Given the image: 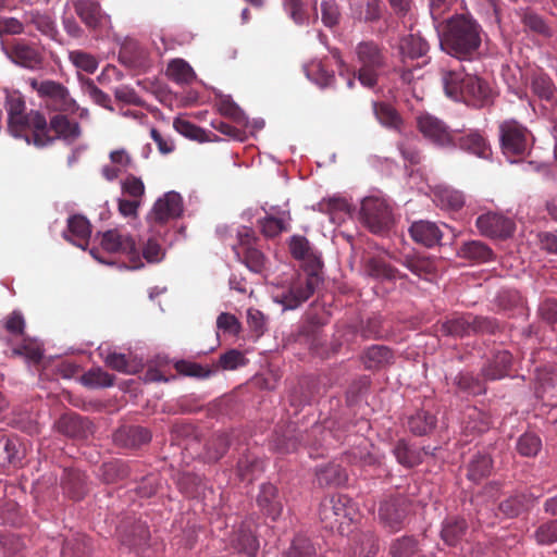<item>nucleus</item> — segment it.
Here are the masks:
<instances>
[{
  "mask_svg": "<svg viewBox=\"0 0 557 557\" xmlns=\"http://www.w3.org/2000/svg\"><path fill=\"white\" fill-rule=\"evenodd\" d=\"M3 108L7 113V132L16 139L36 148L53 144L46 115L36 109H27L25 96L14 88L3 87Z\"/></svg>",
  "mask_w": 557,
  "mask_h": 557,
  "instance_id": "1",
  "label": "nucleus"
},
{
  "mask_svg": "<svg viewBox=\"0 0 557 557\" xmlns=\"http://www.w3.org/2000/svg\"><path fill=\"white\" fill-rule=\"evenodd\" d=\"M483 35L481 24L471 14H454L446 21L441 47L458 60L471 61L479 54Z\"/></svg>",
  "mask_w": 557,
  "mask_h": 557,
  "instance_id": "2",
  "label": "nucleus"
},
{
  "mask_svg": "<svg viewBox=\"0 0 557 557\" xmlns=\"http://www.w3.org/2000/svg\"><path fill=\"white\" fill-rule=\"evenodd\" d=\"M442 83L446 96L455 101H463L474 108L492 103L490 86L476 75L463 71H443Z\"/></svg>",
  "mask_w": 557,
  "mask_h": 557,
  "instance_id": "3",
  "label": "nucleus"
},
{
  "mask_svg": "<svg viewBox=\"0 0 557 557\" xmlns=\"http://www.w3.org/2000/svg\"><path fill=\"white\" fill-rule=\"evenodd\" d=\"M359 63L358 79L364 87L377 85L380 73L387 65L384 48L373 40L361 41L355 49Z\"/></svg>",
  "mask_w": 557,
  "mask_h": 557,
  "instance_id": "4",
  "label": "nucleus"
},
{
  "mask_svg": "<svg viewBox=\"0 0 557 557\" xmlns=\"http://www.w3.org/2000/svg\"><path fill=\"white\" fill-rule=\"evenodd\" d=\"M29 86L40 99L45 101L46 108L55 113H75L78 104L71 97L69 89L60 82L52 79L38 81L29 79Z\"/></svg>",
  "mask_w": 557,
  "mask_h": 557,
  "instance_id": "5",
  "label": "nucleus"
},
{
  "mask_svg": "<svg viewBox=\"0 0 557 557\" xmlns=\"http://www.w3.org/2000/svg\"><path fill=\"white\" fill-rule=\"evenodd\" d=\"M502 150L507 157L525 156L533 143L530 131L515 120L504 121L499 125Z\"/></svg>",
  "mask_w": 557,
  "mask_h": 557,
  "instance_id": "6",
  "label": "nucleus"
},
{
  "mask_svg": "<svg viewBox=\"0 0 557 557\" xmlns=\"http://www.w3.org/2000/svg\"><path fill=\"white\" fill-rule=\"evenodd\" d=\"M360 219L374 234L387 232L393 224L389 206L380 198L368 197L363 199L360 209Z\"/></svg>",
  "mask_w": 557,
  "mask_h": 557,
  "instance_id": "7",
  "label": "nucleus"
},
{
  "mask_svg": "<svg viewBox=\"0 0 557 557\" xmlns=\"http://www.w3.org/2000/svg\"><path fill=\"white\" fill-rule=\"evenodd\" d=\"M183 210L182 196L176 191H169L154 202L147 214V222L153 232L160 233L157 228L164 226L171 220L178 219Z\"/></svg>",
  "mask_w": 557,
  "mask_h": 557,
  "instance_id": "8",
  "label": "nucleus"
},
{
  "mask_svg": "<svg viewBox=\"0 0 557 557\" xmlns=\"http://www.w3.org/2000/svg\"><path fill=\"white\" fill-rule=\"evenodd\" d=\"M101 248L110 253H124L129 257L131 264L128 269H139L144 264L136 250V243L134 238L126 233L116 228L108 230L100 234Z\"/></svg>",
  "mask_w": 557,
  "mask_h": 557,
  "instance_id": "9",
  "label": "nucleus"
},
{
  "mask_svg": "<svg viewBox=\"0 0 557 557\" xmlns=\"http://www.w3.org/2000/svg\"><path fill=\"white\" fill-rule=\"evenodd\" d=\"M356 515V505L352 499L345 494H334L325 497L319 509V516L325 527L333 528L339 519L352 520Z\"/></svg>",
  "mask_w": 557,
  "mask_h": 557,
  "instance_id": "10",
  "label": "nucleus"
},
{
  "mask_svg": "<svg viewBox=\"0 0 557 557\" xmlns=\"http://www.w3.org/2000/svg\"><path fill=\"white\" fill-rule=\"evenodd\" d=\"M419 132L438 147H455V132L436 116L422 113L417 116Z\"/></svg>",
  "mask_w": 557,
  "mask_h": 557,
  "instance_id": "11",
  "label": "nucleus"
},
{
  "mask_svg": "<svg viewBox=\"0 0 557 557\" xmlns=\"http://www.w3.org/2000/svg\"><path fill=\"white\" fill-rule=\"evenodd\" d=\"M410 502L403 495L385 498L379 508L381 522L392 532L400 530L408 516Z\"/></svg>",
  "mask_w": 557,
  "mask_h": 557,
  "instance_id": "12",
  "label": "nucleus"
},
{
  "mask_svg": "<svg viewBox=\"0 0 557 557\" xmlns=\"http://www.w3.org/2000/svg\"><path fill=\"white\" fill-rule=\"evenodd\" d=\"M319 283L320 277L317 271H311L305 278L292 283L288 290L281 295L280 302L285 309H296L313 295Z\"/></svg>",
  "mask_w": 557,
  "mask_h": 557,
  "instance_id": "13",
  "label": "nucleus"
},
{
  "mask_svg": "<svg viewBox=\"0 0 557 557\" xmlns=\"http://www.w3.org/2000/svg\"><path fill=\"white\" fill-rule=\"evenodd\" d=\"M238 238L239 244L234 248L235 253L238 258L243 259V262L250 271L261 273L265 269V257L255 246L256 238L253 237L252 232L249 230L239 232Z\"/></svg>",
  "mask_w": 557,
  "mask_h": 557,
  "instance_id": "14",
  "label": "nucleus"
},
{
  "mask_svg": "<svg viewBox=\"0 0 557 557\" xmlns=\"http://www.w3.org/2000/svg\"><path fill=\"white\" fill-rule=\"evenodd\" d=\"M480 233L491 238H508L515 232V222L502 214L488 212L481 214L475 222Z\"/></svg>",
  "mask_w": 557,
  "mask_h": 557,
  "instance_id": "15",
  "label": "nucleus"
},
{
  "mask_svg": "<svg viewBox=\"0 0 557 557\" xmlns=\"http://www.w3.org/2000/svg\"><path fill=\"white\" fill-rule=\"evenodd\" d=\"M59 433L77 440L87 438L92 433V424L87 419L75 412L62 414L55 422Z\"/></svg>",
  "mask_w": 557,
  "mask_h": 557,
  "instance_id": "16",
  "label": "nucleus"
},
{
  "mask_svg": "<svg viewBox=\"0 0 557 557\" xmlns=\"http://www.w3.org/2000/svg\"><path fill=\"white\" fill-rule=\"evenodd\" d=\"M512 356L508 350H496L482 367L481 375L484 381H497L509 375Z\"/></svg>",
  "mask_w": 557,
  "mask_h": 557,
  "instance_id": "17",
  "label": "nucleus"
},
{
  "mask_svg": "<svg viewBox=\"0 0 557 557\" xmlns=\"http://www.w3.org/2000/svg\"><path fill=\"white\" fill-rule=\"evenodd\" d=\"M25 456L26 448L20 438L0 435V468L21 467Z\"/></svg>",
  "mask_w": 557,
  "mask_h": 557,
  "instance_id": "18",
  "label": "nucleus"
},
{
  "mask_svg": "<svg viewBox=\"0 0 557 557\" xmlns=\"http://www.w3.org/2000/svg\"><path fill=\"white\" fill-rule=\"evenodd\" d=\"M363 272L366 276L381 282H394L397 278H406L407 274L400 273L398 269L387 263L381 257H370L364 260Z\"/></svg>",
  "mask_w": 557,
  "mask_h": 557,
  "instance_id": "19",
  "label": "nucleus"
},
{
  "mask_svg": "<svg viewBox=\"0 0 557 557\" xmlns=\"http://www.w3.org/2000/svg\"><path fill=\"white\" fill-rule=\"evenodd\" d=\"M360 361L366 370L379 371L395 361L394 351L384 345H372L363 350Z\"/></svg>",
  "mask_w": 557,
  "mask_h": 557,
  "instance_id": "20",
  "label": "nucleus"
},
{
  "mask_svg": "<svg viewBox=\"0 0 557 557\" xmlns=\"http://www.w3.org/2000/svg\"><path fill=\"white\" fill-rule=\"evenodd\" d=\"M63 494L73 500L82 499L88 488L86 475L75 468H64L60 481Z\"/></svg>",
  "mask_w": 557,
  "mask_h": 557,
  "instance_id": "21",
  "label": "nucleus"
},
{
  "mask_svg": "<svg viewBox=\"0 0 557 557\" xmlns=\"http://www.w3.org/2000/svg\"><path fill=\"white\" fill-rule=\"evenodd\" d=\"M411 238L424 247L432 248L440 244L443 233L436 223L420 220L416 221L409 227Z\"/></svg>",
  "mask_w": 557,
  "mask_h": 557,
  "instance_id": "22",
  "label": "nucleus"
},
{
  "mask_svg": "<svg viewBox=\"0 0 557 557\" xmlns=\"http://www.w3.org/2000/svg\"><path fill=\"white\" fill-rule=\"evenodd\" d=\"M76 15L90 29H97L101 26L106 14L101 5L96 0H71Z\"/></svg>",
  "mask_w": 557,
  "mask_h": 557,
  "instance_id": "23",
  "label": "nucleus"
},
{
  "mask_svg": "<svg viewBox=\"0 0 557 557\" xmlns=\"http://www.w3.org/2000/svg\"><path fill=\"white\" fill-rule=\"evenodd\" d=\"M455 146L479 158H487L491 153L486 138L478 129H470L459 136L455 133Z\"/></svg>",
  "mask_w": 557,
  "mask_h": 557,
  "instance_id": "24",
  "label": "nucleus"
},
{
  "mask_svg": "<svg viewBox=\"0 0 557 557\" xmlns=\"http://www.w3.org/2000/svg\"><path fill=\"white\" fill-rule=\"evenodd\" d=\"M429 51V44L419 34H409L400 38L398 54L400 62L414 61L424 57Z\"/></svg>",
  "mask_w": 557,
  "mask_h": 557,
  "instance_id": "25",
  "label": "nucleus"
},
{
  "mask_svg": "<svg viewBox=\"0 0 557 557\" xmlns=\"http://www.w3.org/2000/svg\"><path fill=\"white\" fill-rule=\"evenodd\" d=\"M69 113H55L48 122L49 132L52 131L57 138L75 141L82 135V129L76 121L69 119Z\"/></svg>",
  "mask_w": 557,
  "mask_h": 557,
  "instance_id": "26",
  "label": "nucleus"
},
{
  "mask_svg": "<svg viewBox=\"0 0 557 557\" xmlns=\"http://www.w3.org/2000/svg\"><path fill=\"white\" fill-rule=\"evenodd\" d=\"M114 442L122 447L137 448L151 440L148 429L140 425L123 426L113 435Z\"/></svg>",
  "mask_w": 557,
  "mask_h": 557,
  "instance_id": "27",
  "label": "nucleus"
},
{
  "mask_svg": "<svg viewBox=\"0 0 557 557\" xmlns=\"http://www.w3.org/2000/svg\"><path fill=\"white\" fill-rule=\"evenodd\" d=\"M231 546L243 557H255L259 549V541L245 524H240L230 537Z\"/></svg>",
  "mask_w": 557,
  "mask_h": 557,
  "instance_id": "28",
  "label": "nucleus"
},
{
  "mask_svg": "<svg viewBox=\"0 0 557 557\" xmlns=\"http://www.w3.org/2000/svg\"><path fill=\"white\" fill-rule=\"evenodd\" d=\"M374 446L364 437L358 438L357 445L345 453L347 462L360 467H371L380 462L376 453L373 451Z\"/></svg>",
  "mask_w": 557,
  "mask_h": 557,
  "instance_id": "29",
  "label": "nucleus"
},
{
  "mask_svg": "<svg viewBox=\"0 0 557 557\" xmlns=\"http://www.w3.org/2000/svg\"><path fill=\"white\" fill-rule=\"evenodd\" d=\"M457 255L459 258L469 260L474 263L490 262L495 258L492 248L481 240L463 242L459 246Z\"/></svg>",
  "mask_w": 557,
  "mask_h": 557,
  "instance_id": "30",
  "label": "nucleus"
},
{
  "mask_svg": "<svg viewBox=\"0 0 557 557\" xmlns=\"http://www.w3.org/2000/svg\"><path fill=\"white\" fill-rule=\"evenodd\" d=\"M257 503L264 515L270 517L272 520H276L283 509L282 502L278 496V491L271 483L261 485L259 495L257 497Z\"/></svg>",
  "mask_w": 557,
  "mask_h": 557,
  "instance_id": "31",
  "label": "nucleus"
},
{
  "mask_svg": "<svg viewBox=\"0 0 557 557\" xmlns=\"http://www.w3.org/2000/svg\"><path fill=\"white\" fill-rule=\"evenodd\" d=\"M318 484L325 487L343 486L348 481L346 470L338 463L330 462L315 470Z\"/></svg>",
  "mask_w": 557,
  "mask_h": 557,
  "instance_id": "32",
  "label": "nucleus"
},
{
  "mask_svg": "<svg viewBox=\"0 0 557 557\" xmlns=\"http://www.w3.org/2000/svg\"><path fill=\"white\" fill-rule=\"evenodd\" d=\"M120 59L135 69L149 66V52L138 41L128 40L123 44L120 50Z\"/></svg>",
  "mask_w": 557,
  "mask_h": 557,
  "instance_id": "33",
  "label": "nucleus"
},
{
  "mask_svg": "<svg viewBox=\"0 0 557 557\" xmlns=\"http://www.w3.org/2000/svg\"><path fill=\"white\" fill-rule=\"evenodd\" d=\"M67 231L72 237L66 236V238L73 242L77 247L85 249L88 246L91 235V224L85 216L76 214L69 218Z\"/></svg>",
  "mask_w": 557,
  "mask_h": 557,
  "instance_id": "34",
  "label": "nucleus"
},
{
  "mask_svg": "<svg viewBox=\"0 0 557 557\" xmlns=\"http://www.w3.org/2000/svg\"><path fill=\"white\" fill-rule=\"evenodd\" d=\"M292 256L297 260H306L311 265V271H317L322 263L314 253L309 240L305 236L294 235L289 242Z\"/></svg>",
  "mask_w": 557,
  "mask_h": 557,
  "instance_id": "35",
  "label": "nucleus"
},
{
  "mask_svg": "<svg viewBox=\"0 0 557 557\" xmlns=\"http://www.w3.org/2000/svg\"><path fill=\"white\" fill-rule=\"evenodd\" d=\"M307 77L321 88L332 87L335 83L334 71L323 60H313L306 67Z\"/></svg>",
  "mask_w": 557,
  "mask_h": 557,
  "instance_id": "36",
  "label": "nucleus"
},
{
  "mask_svg": "<svg viewBox=\"0 0 557 557\" xmlns=\"http://www.w3.org/2000/svg\"><path fill=\"white\" fill-rule=\"evenodd\" d=\"M468 524L463 518L449 517L443 522L441 537L449 546L457 545L466 535Z\"/></svg>",
  "mask_w": 557,
  "mask_h": 557,
  "instance_id": "37",
  "label": "nucleus"
},
{
  "mask_svg": "<svg viewBox=\"0 0 557 557\" xmlns=\"http://www.w3.org/2000/svg\"><path fill=\"white\" fill-rule=\"evenodd\" d=\"M12 60L14 63L29 69L35 70L40 67L42 58L39 51L29 45L17 44L12 49Z\"/></svg>",
  "mask_w": 557,
  "mask_h": 557,
  "instance_id": "38",
  "label": "nucleus"
},
{
  "mask_svg": "<svg viewBox=\"0 0 557 557\" xmlns=\"http://www.w3.org/2000/svg\"><path fill=\"white\" fill-rule=\"evenodd\" d=\"M493 469V460L490 455L478 453L470 460L467 469V478L479 483L487 478Z\"/></svg>",
  "mask_w": 557,
  "mask_h": 557,
  "instance_id": "39",
  "label": "nucleus"
},
{
  "mask_svg": "<svg viewBox=\"0 0 557 557\" xmlns=\"http://www.w3.org/2000/svg\"><path fill=\"white\" fill-rule=\"evenodd\" d=\"M129 475L128 466L122 460H112L101 465L98 476L106 484L123 481Z\"/></svg>",
  "mask_w": 557,
  "mask_h": 557,
  "instance_id": "40",
  "label": "nucleus"
},
{
  "mask_svg": "<svg viewBox=\"0 0 557 557\" xmlns=\"http://www.w3.org/2000/svg\"><path fill=\"white\" fill-rule=\"evenodd\" d=\"M373 113L377 121L385 127L400 131L404 121L394 107L386 102H373Z\"/></svg>",
  "mask_w": 557,
  "mask_h": 557,
  "instance_id": "41",
  "label": "nucleus"
},
{
  "mask_svg": "<svg viewBox=\"0 0 557 557\" xmlns=\"http://www.w3.org/2000/svg\"><path fill=\"white\" fill-rule=\"evenodd\" d=\"M263 471V461L251 451H246L237 462V475L240 480H252L255 475Z\"/></svg>",
  "mask_w": 557,
  "mask_h": 557,
  "instance_id": "42",
  "label": "nucleus"
},
{
  "mask_svg": "<svg viewBox=\"0 0 557 557\" xmlns=\"http://www.w3.org/2000/svg\"><path fill=\"white\" fill-rule=\"evenodd\" d=\"M400 263L406 267L411 273L420 278H426L435 272V265L432 260L424 257L405 256Z\"/></svg>",
  "mask_w": 557,
  "mask_h": 557,
  "instance_id": "43",
  "label": "nucleus"
},
{
  "mask_svg": "<svg viewBox=\"0 0 557 557\" xmlns=\"http://www.w3.org/2000/svg\"><path fill=\"white\" fill-rule=\"evenodd\" d=\"M228 447V436L225 433L215 434L206 445L205 459L208 462H216L226 454Z\"/></svg>",
  "mask_w": 557,
  "mask_h": 557,
  "instance_id": "44",
  "label": "nucleus"
},
{
  "mask_svg": "<svg viewBox=\"0 0 557 557\" xmlns=\"http://www.w3.org/2000/svg\"><path fill=\"white\" fill-rule=\"evenodd\" d=\"M435 416L426 411H418L408 419V429L419 436L426 435L435 428Z\"/></svg>",
  "mask_w": 557,
  "mask_h": 557,
  "instance_id": "45",
  "label": "nucleus"
},
{
  "mask_svg": "<svg viewBox=\"0 0 557 557\" xmlns=\"http://www.w3.org/2000/svg\"><path fill=\"white\" fill-rule=\"evenodd\" d=\"M470 317L471 314H466L446 320L441 326L442 333L457 337L471 335Z\"/></svg>",
  "mask_w": 557,
  "mask_h": 557,
  "instance_id": "46",
  "label": "nucleus"
},
{
  "mask_svg": "<svg viewBox=\"0 0 557 557\" xmlns=\"http://www.w3.org/2000/svg\"><path fill=\"white\" fill-rule=\"evenodd\" d=\"M166 74L173 82L178 84L190 83L195 78L193 67L183 59L172 60L168 65Z\"/></svg>",
  "mask_w": 557,
  "mask_h": 557,
  "instance_id": "47",
  "label": "nucleus"
},
{
  "mask_svg": "<svg viewBox=\"0 0 557 557\" xmlns=\"http://www.w3.org/2000/svg\"><path fill=\"white\" fill-rule=\"evenodd\" d=\"M379 543L376 536L371 533H362L352 547L351 557H376Z\"/></svg>",
  "mask_w": 557,
  "mask_h": 557,
  "instance_id": "48",
  "label": "nucleus"
},
{
  "mask_svg": "<svg viewBox=\"0 0 557 557\" xmlns=\"http://www.w3.org/2000/svg\"><path fill=\"white\" fill-rule=\"evenodd\" d=\"M419 550L418 541L408 535L394 540L389 546L392 557H416Z\"/></svg>",
  "mask_w": 557,
  "mask_h": 557,
  "instance_id": "49",
  "label": "nucleus"
},
{
  "mask_svg": "<svg viewBox=\"0 0 557 557\" xmlns=\"http://www.w3.org/2000/svg\"><path fill=\"white\" fill-rule=\"evenodd\" d=\"M300 337L309 348L320 357H324L322 347L326 342V336L322 330L315 325H307L302 329Z\"/></svg>",
  "mask_w": 557,
  "mask_h": 557,
  "instance_id": "50",
  "label": "nucleus"
},
{
  "mask_svg": "<svg viewBox=\"0 0 557 557\" xmlns=\"http://www.w3.org/2000/svg\"><path fill=\"white\" fill-rule=\"evenodd\" d=\"M436 202L444 209L457 211L465 205L463 194L451 188L440 189L436 194Z\"/></svg>",
  "mask_w": 557,
  "mask_h": 557,
  "instance_id": "51",
  "label": "nucleus"
},
{
  "mask_svg": "<svg viewBox=\"0 0 557 557\" xmlns=\"http://www.w3.org/2000/svg\"><path fill=\"white\" fill-rule=\"evenodd\" d=\"M525 494L517 493L500 502L498 510L507 518L518 517L527 506Z\"/></svg>",
  "mask_w": 557,
  "mask_h": 557,
  "instance_id": "52",
  "label": "nucleus"
},
{
  "mask_svg": "<svg viewBox=\"0 0 557 557\" xmlns=\"http://www.w3.org/2000/svg\"><path fill=\"white\" fill-rule=\"evenodd\" d=\"M70 62L79 71L94 74L98 69V60L95 55L83 50H73L69 52Z\"/></svg>",
  "mask_w": 557,
  "mask_h": 557,
  "instance_id": "53",
  "label": "nucleus"
},
{
  "mask_svg": "<svg viewBox=\"0 0 557 557\" xmlns=\"http://www.w3.org/2000/svg\"><path fill=\"white\" fill-rule=\"evenodd\" d=\"M542 448L541 438L534 433H523L517 441L516 449L523 457H535Z\"/></svg>",
  "mask_w": 557,
  "mask_h": 557,
  "instance_id": "54",
  "label": "nucleus"
},
{
  "mask_svg": "<svg viewBox=\"0 0 557 557\" xmlns=\"http://www.w3.org/2000/svg\"><path fill=\"white\" fill-rule=\"evenodd\" d=\"M114 376L102 370L94 368L82 376V383L88 387H109L113 385Z\"/></svg>",
  "mask_w": 557,
  "mask_h": 557,
  "instance_id": "55",
  "label": "nucleus"
},
{
  "mask_svg": "<svg viewBox=\"0 0 557 557\" xmlns=\"http://www.w3.org/2000/svg\"><path fill=\"white\" fill-rule=\"evenodd\" d=\"M455 382L459 389L465 391L472 395H481L486 392V387L484 384V379L481 380L478 376H474L471 373H459Z\"/></svg>",
  "mask_w": 557,
  "mask_h": 557,
  "instance_id": "56",
  "label": "nucleus"
},
{
  "mask_svg": "<svg viewBox=\"0 0 557 557\" xmlns=\"http://www.w3.org/2000/svg\"><path fill=\"white\" fill-rule=\"evenodd\" d=\"M62 557H88L89 540L85 536L67 540L62 547Z\"/></svg>",
  "mask_w": 557,
  "mask_h": 557,
  "instance_id": "57",
  "label": "nucleus"
},
{
  "mask_svg": "<svg viewBox=\"0 0 557 557\" xmlns=\"http://www.w3.org/2000/svg\"><path fill=\"white\" fill-rule=\"evenodd\" d=\"M177 486L182 493L187 497H195L198 495L200 487L202 486V479L191 472H183L177 475Z\"/></svg>",
  "mask_w": 557,
  "mask_h": 557,
  "instance_id": "58",
  "label": "nucleus"
},
{
  "mask_svg": "<svg viewBox=\"0 0 557 557\" xmlns=\"http://www.w3.org/2000/svg\"><path fill=\"white\" fill-rule=\"evenodd\" d=\"M394 455L400 465L408 468H412L421 462V454L411 449L404 441H399L395 445Z\"/></svg>",
  "mask_w": 557,
  "mask_h": 557,
  "instance_id": "59",
  "label": "nucleus"
},
{
  "mask_svg": "<svg viewBox=\"0 0 557 557\" xmlns=\"http://www.w3.org/2000/svg\"><path fill=\"white\" fill-rule=\"evenodd\" d=\"M150 533L143 523L133 525L131 533L123 535L122 543L131 548H140L148 543Z\"/></svg>",
  "mask_w": 557,
  "mask_h": 557,
  "instance_id": "60",
  "label": "nucleus"
},
{
  "mask_svg": "<svg viewBox=\"0 0 557 557\" xmlns=\"http://www.w3.org/2000/svg\"><path fill=\"white\" fill-rule=\"evenodd\" d=\"M2 327L13 337L25 336V319L21 311L14 310L3 318Z\"/></svg>",
  "mask_w": 557,
  "mask_h": 557,
  "instance_id": "61",
  "label": "nucleus"
},
{
  "mask_svg": "<svg viewBox=\"0 0 557 557\" xmlns=\"http://www.w3.org/2000/svg\"><path fill=\"white\" fill-rule=\"evenodd\" d=\"M258 226L261 233L269 238L278 236L282 232L287 230V223L280 218L273 215H265L258 220Z\"/></svg>",
  "mask_w": 557,
  "mask_h": 557,
  "instance_id": "62",
  "label": "nucleus"
},
{
  "mask_svg": "<svg viewBox=\"0 0 557 557\" xmlns=\"http://www.w3.org/2000/svg\"><path fill=\"white\" fill-rule=\"evenodd\" d=\"M287 557H314L315 547L311 541L305 536H296L289 548L286 550Z\"/></svg>",
  "mask_w": 557,
  "mask_h": 557,
  "instance_id": "63",
  "label": "nucleus"
},
{
  "mask_svg": "<svg viewBox=\"0 0 557 557\" xmlns=\"http://www.w3.org/2000/svg\"><path fill=\"white\" fill-rule=\"evenodd\" d=\"M534 539L540 545H550L557 542V520L542 523L534 532Z\"/></svg>",
  "mask_w": 557,
  "mask_h": 557,
  "instance_id": "64",
  "label": "nucleus"
}]
</instances>
